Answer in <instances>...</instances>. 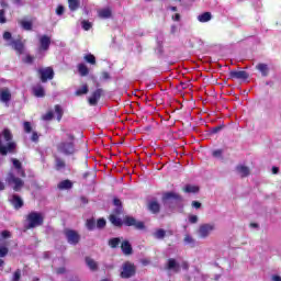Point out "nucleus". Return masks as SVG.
I'll return each mask as SVG.
<instances>
[{
  "instance_id": "1",
  "label": "nucleus",
  "mask_w": 281,
  "mask_h": 281,
  "mask_svg": "<svg viewBox=\"0 0 281 281\" xmlns=\"http://www.w3.org/2000/svg\"><path fill=\"white\" fill-rule=\"evenodd\" d=\"M16 143L12 142V132L3 130L0 134V155H8V153H15Z\"/></svg>"
},
{
  "instance_id": "2",
  "label": "nucleus",
  "mask_w": 281,
  "mask_h": 281,
  "mask_svg": "<svg viewBox=\"0 0 281 281\" xmlns=\"http://www.w3.org/2000/svg\"><path fill=\"white\" fill-rule=\"evenodd\" d=\"M74 136L66 134L63 140L57 145V149L63 155H74L76 153V145L74 144Z\"/></svg>"
},
{
  "instance_id": "3",
  "label": "nucleus",
  "mask_w": 281,
  "mask_h": 281,
  "mask_svg": "<svg viewBox=\"0 0 281 281\" xmlns=\"http://www.w3.org/2000/svg\"><path fill=\"white\" fill-rule=\"evenodd\" d=\"M27 221H29V229H32L34 227H40V225H43V214L38 213V212H32L29 214L27 216Z\"/></svg>"
},
{
  "instance_id": "4",
  "label": "nucleus",
  "mask_w": 281,
  "mask_h": 281,
  "mask_svg": "<svg viewBox=\"0 0 281 281\" xmlns=\"http://www.w3.org/2000/svg\"><path fill=\"white\" fill-rule=\"evenodd\" d=\"M7 182L11 188H13L14 192H19L21 191V188H23V180H21V178H16L13 172L8 175Z\"/></svg>"
},
{
  "instance_id": "5",
  "label": "nucleus",
  "mask_w": 281,
  "mask_h": 281,
  "mask_svg": "<svg viewBox=\"0 0 281 281\" xmlns=\"http://www.w3.org/2000/svg\"><path fill=\"white\" fill-rule=\"evenodd\" d=\"M216 229V226L214 224H202L199 226L198 229V236L200 238H207L212 232Z\"/></svg>"
},
{
  "instance_id": "6",
  "label": "nucleus",
  "mask_w": 281,
  "mask_h": 281,
  "mask_svg": "<svg viewBox=\"0 0 281 281\" xmlns=\"http://www.w3.org/2000/svg\"><path fill=\"white\" fill-rule=\"evenodd\" d=\"M135 273V265L131 262H125L123 265V270L121 272V278L128 279L133 278V274Z\"/></svg>"
},
{
  "instance_id": "7",
  "label": "nucleus",
  "mask_w": 281,
  "mask_h": 281,
  "mask_svg": "<svg viewBox=\"0 0 281 281\" xmlns=\"http://www.w3.org/2000/svg\"><path fill=\"white\" fill-rule=\"evenodd\" d=\"M38 74L41 76L42 82H45L47 80H54V68L52 67L41 68L38 70Z\"/></svg>"
},
{
  "instance_id": "8",
  "label": "nucleus",
  "mask_w": 281,
  "mask_h": 281,
  "mask_svg": "<svg viewBox=\"0 0 281 281\" xmlns=\"http://www.w3.org/2000/svg\"><path fill=\"white\" fill-rule=\"evenodd\" d=\"M124 225H126L127 227H135V229H144V222H137V220H135V217L133 216H126L123 220Z\"/></svg>"
},
{
  "instance_id": "9",
  "label": "nucleus",
  "mask_w": 281,
  "mask_h": 281,
  "mask_svg": "<svg viewBox=\"0 0 281 281\" xmlns=\"http://www.w3.org/2000/svg\"><path fill=\"white\" fill-rule=\"evenodd\" d=\"M69 245H78L80 243V235L76 231L68 229L65 232Z\"/></svg>"
},
{
  "instance_id": "10",
  "label": "nucleus",
  "mask_w": 281,
  "mask_h": 281,
  "mask_svg": "<svg viewBox=\"0 0 281 281\" xmlns=\"http://www.w3.org/2000/svg\"><path fill=\"white\" fill-rule=\"evenodd\" d=\"M229 77L233 80H247L249 78V75L245 70H232L229 72Z\"/></svg>"
},
{
  "instance_id": "11",
  "label": "nucleus",
  "mask_w": 281,
  "mask_h": 281,
  "mask_svg": "<svg viewBox=\"0 0 281 281\" xmlns=\"http://www.w3.org/2000/svg\"><path fill=\"white\" fill-rule=\"evenodd\" d=\"M52 45V38L47 35L40 36V52H47Z\"/></svg>"
},
{
  "instance_id": "12",
  "label": "nucleus",
  "mask_w": 281,
  "mask_h": 281,
  "mask_svg": "<svg viewBox=\"0 0 281 281\" xmlns=\"http://www.w3.org/2000/svg\"><path fill=\"white\" fill-rule=\"evenodd\" d=\"M10 47H12L16 54H23L25 50V46L23 45V42L21 40H13L11 43L8 44Z\"/></svg>"
},
{
  "instance_id": "13",
  "label": "nucleus",
  "mask_w": 281,
  "mask_h": 281,
  "mask_svg": "<svg viewBox=\"0 0 281 281\" xmlns=\"http://www.w3.org/2000/svg\"><path fill=\"white\" fill-rule=\"evenodd\" d=\"M166 269L168 271H173V273H179V271H181V266L179 265V262H177L176 259L170 258L168 259Z\"/></svg>"
},
{
  "instance_id": "14",
  "label": "nucleus",
  "mask_w": 281,
  "mask_h": 281,
  "mask_svg": "<svg viewBox=\"0 0 281 281\" xmlns=\"http://www.w3.org/2000/svg\"><path fill=\"white\" fill-rule=\"evenodd\" d=\"M9 201L15 210L23 207V200L21 199V196L16 195V194L11 195L9 198Z\"/></svg>"
},
{
  "instance_id": "15",
  "label": "nucleus",
  "mask_w": 281,
  "mask_h": 281,
  "mask_svg": "<svg viewBox=\"0 0 281 281\" xmlns=\"http://www.w3.org/2000/svg\"><path fill=\"white\" fill-rule=\"evenodd\" d=\"M0 100L1 102H3L7 106H8V102H10V100H12V93L10 92V90L8 88H3L0 91Z\"/></svg>"
},
{
  "instance_id": "16",
  "label": "nucleus",
  "mask_w": 281,
  "mask_h": 281,
  "mask_svg": "<svg viewBox=\"0 0 281 281\" xmlns=\"http://www.w3.org/2000/svg\"><path fill=\"white\" fill-rule=\"evenodd\" d=\"M102 95V90L100 89H97L92 94L91 97L89 98V104L91 106H95V104H98V100H100Z\"/></svg>"
},
{
  "instance_id": "17",
  "label": "nucleus",
  "mask_w": 281,
  "mask_h": 281,
  "mask_svg": "<svg viewBox=\"0 0 281 281\" xmlns=\"http://www.w3.org/2000/svg\"><path fill=\"white\" fill-rule=\"evenodd\" d=\"M19 177H25V171L23 170V167L21 166V161H19V159L16 158H12L11 159Z\"/></svg>"
},
{
  "instance_id": "18",
  "label": "nucleus",
  "mask_w": 281,
  "mask_h": 281,
  "mask_svg": "<svg viewBox=\"0 0 281 281\" xmlns=\"http://www.w3.org/2000/svg\"><path fill=\"white\" fill-rule=\"evenodd\" d=\"M121 249L125 256H131L133 254V247L131 246V243H128V240H124L121 244Z\"/></svg>"
},
{
  "instance_id": "19",
  "label": "nucleus",
  "mask_w": 281,
  "mask_h": 281,
  "mask_svg": "<svg viewBox=\"0 0 281 281\" xmlns=\"http://www.w3.org/2000/svg\"><path fill=\"white\" fill-rule=\"evenodd\" d=\"M237 172L239 176L241 177H249V167L245 166V165H239L236 168Z\"/></svg>"
},
{
  "instance_id": "20",
  "label": "nucleus",
  "mask_w": 281,
  "mask_h": 281,
  "mask_svg": "<svg viewBox=\"0 0 281 281\" xmlns=\"http://www.w3.org/2000/svg\"><path fill=\"white\" fill-rule=\"evenodd\" d=\"M33 93H34L35 98H44L45 89L43 88V86H35L33 88Z\"/></svg>"
},
{
  "instance_id": "21",
  "label": "nucleus",
  "mask_w": 281,
  "mask_h": 281,
  "mask_svg": "<svg viewBox=\"0 0 281 281\" xmlns=\"http://www.w3.org/2000/svg\"><path fill=\"white\" fill-rule=\"evenodd\" d=\"M198 21L200 23H207L209 21H212V13L204 12V13L198 15Z\"/></svg>"
},
{
  "instance_id": "22",
  "label": "nucleus",
  "mask_w": 281,
  "mask_h": 281,
  "mask_svg": "<svg viewBox=\"0 0 281 281\" xmlns=\"http://www.w3.org/2000/svg\"><path fill=\"white\" fill-rule=\"evenodd\" d=\"M111 9L109 8H104L98 11V15L100 16V19H111Z\"/></svg>"
},
{
  "instance_id": "23",
  "label": "nucleus",
  "mask_w": 281,
  "mask_h": 281,
  "mask_svg": "<svg viewBox=\"0 0 281 281\" xmlns=\"http://www.w3.org/2000/svg\"><path fill=\"white\" fill-rule=\"evenodd\" d=\"M183 190L187 194H196V192H199V187L194 184H187Z\"/></svg>"
},
{
  "instance_id": "24",
  "label": "nucleus",
  "mask_w": 281,
  "mask_h": 281,
  "mask_svg": "<svg viewBox=\"0 0 281 281\" xmlns=\"http://www.w3.org/2000/svg\"><path fill=\"white\" fill-rule=\"evenodd\" d=\"M68 7L71 12H76L80 8V0H68Z\"/></svg>"
},
{
  "instance_id": "25",
  "label": "nucleus",
  "mask_w": 281,
  "mask_h": 281,
  "mask_svg": "<svg viewBox=\"0 0 281 281\" xmlns=\"http://www.w3.org/2000/svg\"><path fill=\"white\" fill-rule=\"evenodd\" d=\"M74 183L70 180H64L58 183L59 190H71Z\"/></svg>"
},
{
  "instance_id": "26",
  "label": "nucleus",
  "mask_w": 281,
  "mask_h": 281,
  "mask_svg": "<svg viewBox=\"0 0 281 281\" xmlns=\"http://www.w3.org/2000/svg\"><path fill=\"white\" fill-rule=\"evenodd\" d=\"M77 69L80 76H89V67H87L85 64H78Z\"/></svg>"
},
{
  "instance_id": "27",
  "label": "nucleus",
  "mask_w": 281,
  "mask_h": 281,
  "mask_svg": "<svg viewBox=\"0 0 281 281\" xmlns=\"http://www.w3.org/2000/svg\"><path fill=\"white\" fill-rule=\"evenodd\" d=\"M179 200L181 199V196H179V194L175 193V192H167L162 195V201H170V200Z\"/></svg>"
},
{
  "instance_id": "28",
  "label": "nucleus",
  "mask_w": 281,
  "mask_h": 281,
  "mask_svg": "<svg viewBox=\"0 0 281 281\" xmlns=\"http://www.w3.org/2000/svg\"><path fill=\"white\" fill-rule=\"evenodd\" d=\"M148 210H149V212H153V214H157L160 210V206L157 203V201H151L148 204Z\"/></svg>"
},
{
  "instance_id": "29",
  "label": "nucleus",
  "mask_w": 281,
  "mask_h": 281,
  "mask_svg": "<svg viewBox=\"0 0 281 281\" xmlns=\"http://www.w3.org/2000/svg\"><path fill=\"white\" fill-rule=\"evenodd\" d=\"M257 69L262 76H269V66H267V64L257 65Z\"/></svg>"
},
{
  "instance_id": "30",
  "label": "nucleus",
  "mask_w": 281,
  "mask_h": 281,
  "mask_svg": "<svg viewBox=\"0 0 281 281\" xmlns=\"http://www.w3.org/2000/svg\"><path fill=\"white\" fill-rule=\"evenodd\" d=\"M86 265L91 269V271H95V269H98V262L90 257L86 258Z\"/></svg>"
},
{
  "instance_id": "31",
  "label": "nucleus",
  "mask_w": 281,
  "mask_h": 281,
  "mask_svg": "<svg viewBox=\"0 0 281 281\" xmlns=\"http://www.w3.org/2000/svg\"><path fill=\"white\" fill-rule=\"evenodd\" d=\"M110 222L112 223V225H114L115 227H122V220L119 218L115 215H110Z\"/></svg>"
},
{
  "instance_id": "32",
  "label": "nucleus",
  "mask_w": 281,
  "mask_h": 281,
  "mask_svg": "<svg viewBox=\"0 0 281 281\" xmlns=\"http://www.w3.org/2000/svg\"><path fill=\"white\" fill-rule=\"evenodd\" d=\"M154 237L158 240H162V238H166V231L164 228H159L154 233Z\"/></svg>"
},
{
  "instance_id": "33",
  "label": "nucleus",
  "mask_w": 281,
  "mask_h": 281,
  "mask_svg": "<svg viewBox=\"0 0 281 281\" xmlns=\"http://www.w3.org/2000/svg\"><path fill=\"white\" fill-rule=\"evenodd\" d=\"M83 60L89 65H95V56H93V54H86Z\"/></svg>"
},
{
  "instance_id": "34",
  "label": "nucleus",
  "mask_w": 281,
  "mask_h": 281,
  "mask_svg": "<svg viewBox=\"0 0 281 281\" xmlns=\"http://www.w3.org/2000/svg\"><path fill=\"white\" fill-rule=\"evenodd\" d=\"M76 95H85L89 93V87L87 85H83L81 88L76 90Z\"/></svg>"
},
{
  "instance_id": "35",
  "label": "nucleus",
  "mask_w": 281,
  "mask_h": 281,
  "mask_svg": "<svg viewBox=\"0 0 281 281\" xmlns=\"http://www.w3.org/2000/svg\"><path fill=\"white\" fill-rule=\"evenodd\" d=\"M113 203H114V205H115V214H121L122 213V201H120V199H117V198H115L114 200H113Z\"/></svg>"
},
{
  "instance_id": "36",
  "label": "nucleus",
  "mask_w": 281,
  "mask_h": 281,
  "mask_svg": "<svg viewBox=\"0 0 281 281\" xmlns=\"http://www.w3.org/2000/svg\"><path fill=\"white\" fill-rule=\"evenodd\" d=\"M55 166H56V170H64V168H65V160H63L60 158H56L55 159Z\"/></svg>"
},
{
  "instance_id": "37",
  "label": "nucleus",
  "mask_w": 281,
  "mask_h": 281,
  "mask_svg": "<svg viewBox=\"0 0 281 281\" xmlns=\"http://www.w3.org/2000/svg\"><path fill=\"white\" fill-rule=\"evenodd\" d=\"M86 226H87V229H89L90 232H93V229H95V220L93 218L87 220Z\"/></svg>"
},
{
  "instance_id": "38",
  "label": "nucleus",
  "mask_w": 281,
  "mask_h": 281,
  "mask_svg": "<svg viewBox=\"0 0 281 281\" xmlns=\"http://www.w3.org/2000/svg\"><path fill=\"white\" fill-rule=\"evenodd\" d=\"M121 239L120 238H112L109 240V245L110 247H112V249H115V247L120 246Z\"/></svg>"
},
{
  "instance_id": "39",
  "label": "nucleus",
  "mask_w": 281,
  "mask_h": 281,
  "mask_svg": "<svg viewBox=\"0 0 281 281\" xmlns=\"http://www.w3.org/2000/svg\"><path fill=\"white\" fill-rule=\"evenodd\" d=\"M55 113L57 115V121L60 122V120H63V108H60V105H56Z\"/></svg>"
},
{
  "instance_id": "40",
  "label": "nucleus",
  "mask_w": 281,
  "mask_h": 281,
  "mask_svg": "<svg viewBox=\"0 0 281 281\" xmlns=\"http://www.w3.org/2000/svg\"><path fill=\"white\" fill-rule=\"evenodd\" d=\"M81 25H82V29L86 31V32H89V30L91 27H93V25L91 24V22L87 21V20H83L81 22Z\"/></svg>"
},
{
  "instance_id": "41",
  "label": "nucleus",
  "mask_w": 281,
  "mask_h": 281,
  "mask_svg": "<svg viewBox=\"0 0 281 281\" xmlns=\"http://www.w3.org/2000/svg\"><path fill=\"white\" fill-rule=\"evenodd\" d=\"M21 25H22L23 30H26V31L32 30V22H30V21H22Z\"/></svg>"
},
{
  "instance_id": "42",
  "label": "nucleus",
  "mask_w": 281,
  "mask_h": 281,
  "mask_svg": "<svg viewBox=\"0 0 281 281\" xmlns=\"http://www.w3.org/2000/svg\"><path fill=\"white\" fill-rule=\"evenodd\" d=\"M213 157H215V159H223V149H216L213 151Z\"/></svg>"
},
{
  "instance_id": "43",
  "label": "nucleus",
  "mask_w": 281,
  "mask_h": 281,
  "mask_svg": "<svg viewBox=\"0 0 281 281\" xmlns=\"http://www.w3.org/2000/svg\"><path fill=\"white\" fill-rule=\"evenodd\" d=\"M189 223H191V225H195V223H199V216L196 215H189Z\"/></svg>"
},
{
  "instance_id": "44",
  "label": "nucleus",
  "mask_w": 281,
  "mask_h": 281,
  "mask_svg": "<svg viewBox=\"0 0 281 281\" xmlns=\"http://www.w3.org/2000/svg\"><path fill=\"white\" fill-rule=\"evenodd\" d=\"M184 243L186 245H194V238H192L190 235L184 236Z\"/></svg>"
},
{
  "instance_id": "45",
  "label": "nucleus",
  "mask_w": 281,
  "mask_h": 281,
  "mask_svg": "<svg viewBox=\"0 0 281 281\" xmlns=\"http://www.w3.org/2000/svg\"><path fill=\"white\" fill-rule=\"evenodd\" d=\"M106 225V220L104 218H99L98 222H97V227L99 229H102V227H104Z\"/></svg>"
},
{
  "instance_id": "46",
  "label": "nucleus",
  "mask_w": 281,
  "mask_h": 281,
  "mask_svg": "<svg viewBox=\"0 0 281 281\" xmlns=\"http://www.w3.org/2000/svg\"><path fill=\"white\" fill-rule=\"evenodd\" d=\"M63 14H65V7L58 5L57 9H56V15L57 16H63Z\"/></svg>"
},
{
  "instance_id": "47",
  "label": "nucleus",
  "mask_w": 281,
  "mask_h": 281,
  "mask_svg": "<svg viewBox=\"0 0 281 281\" xmlns=\"http://www.w3.org/2000/svg\"><path fill=\"white\" fill-rule=\"evenodd\" d=\"M23 126L25 133H32V124L30 122H24Z\"/></svg>"
},
{
  "instance_id": "48",
  "label": "nucleus",
  "mask_w": 281,
  "mask_h": 281,
  "mask_svg": "<svg viewBox=\"0 0 281 281\" xmlns=\"http://www.w3.org/2000/svg\"><path fill=\"white\" fill-rule=\"evenodd\" d=\"M21 280V270H16L14 273H13V278H12V281H19Z\"/></svg>"
},
{
  "instance_id": "49",
  "label": "nucleus",
  "mask_w": 281,
  "mask_h": 281,
  "mask_svg": "<svg viewBox=\"0 0 281 281\" xmlns=\"http://www.w3.org/2000/svg\"><path fill=\"white\" fill-rule=\"evenodd\" d=\"M8 256V247H0V258Z\"/></svg>"
},
{
  "instance_id": "50",
  "label": "nucleus",
  "mask_w": 281,
  "mask_h": 281,
  "mask_svg": "<svg viewBox=\"0 0 281 281\" xmlns=\"http://www.w3.org/2000/svg\"><path fill=\"white\" fill-rule=\"evenodd\" d=\"M53 117H54V113H53V112H48V113H46V114L43 116V120H44L45 122H49V120H53Z\"/></svg>"
},
{
  "instance_id": "51",
  "label": "nucleus",
  "mask_w": 281,
  "mask_h": 281,
  "mask_svg": "<svg viewBox=\"0 0 281 281\" xmlns=\"http://www.w3.org/2000/svg\"><path fill=\"white\" fill-rule=\"evenodd\" d=\"M3 38H4V41H9V43H11V41H14V40H12V33H10V32H4Z\"/></svg>"
},
{
  "instance_id": "52",
  "label": "nucleus",
  "mask_w": 281,
  "mask_h": 281,
  "mask_svg": "<svg viewBox=\"0 0 281 281\" xmlns=\"http://www.w3.org/2000/svg\"><path fill=\"white\" fill-rule=\"evenodd\" d=\"M24 63H26L27 65H32V63H34V57L31 55H26V57L24 58Z\"/></svg>"
},
{
  "instance_id": "53",
  "label": "nucleus",
  "mask_w": 281,
  "mask_h": 281,
  "mask_svg": "<svg viewBox=\"0 0 281 281\" xmlns=\"http://www.w3.org/2000/svg\"><path fill=\"white\" fill-rule=\"evenodd\" d=\"M0 23H5V11L0 10Z\"/></svg>"
},
{
  "instance_id": "54",
  "label": "nucleus",
  "mask_w": 281,
  "mask_h": 281,
  "mask_svg": "<svg viewBox=\"0 0 281 281\" xmlns=\"http://www.w3.org/2000/svg\"><path fill=\"white\" fill-rule=\"evenodd\" d=\"M192 207H194L195 210H199L201 207V202L199 201H193L192 202Z\"/></svg>"
},
{
  "instance_id": "55",
  "label": "nucleus",
  "mask_w": 281,
  "mask_h": 281,
  "mask_svg": "<svg viewBox=\"0 0 281 281\" xmlns=\"http://www.w3.org/2000/svg\"><path fill=\"white\" fill-rule=\"evenodd\" d=\"M1 236H2V238H10V232L3 231V232L1 233Z\"/></svg>"
},
{
  "instance_id": "56",
  "label": "nucleus",
  "mask_w": 281,
  "mask_h": 281,
  "mask_svg": "<svg viewBox=\"0 0 281 281\" xmlns=\"http://www.w3.org/2000/svg\"><path fill=\"white\" fill-rule=\"evenodd\" d=\"M31 139H32V142H38V134L36 132H33Z\"/></svg>"
},
{
  "instance_id": "57",
  "label": "nucleus",
  "mask_w": 281,
  "mask_h": 281,
  "mask_svg": "<svg viewBox=\"0 0 281 281\" xmlns=\"http://www.w3.org/2000/svg\"><path fill=\"white\" fill-rule=\"evenodd\" d=\"M172 21H181V15L179 13H176L172 15Z\"/></svg>"
},
{
  "instance_id": "58",
  "label": "nucleus",
  "mask_w": 281,
  "mask_h": 281,
  "mask_svg": "<svg viewBox=\"0 0 281 281\" xmlns=\"http://www.w3.org/2000/svg\"><path fill=\"white\" fill-rule=\"evenodd\" d=\"M102 78H103V80H109L111 78V76L109 75V72H103Z\"/></svg>"
},
{
  "instance_id": "59",
  "label": "nucleus",
  "mask_w": 281,
  "mask_h": 281,
  "mask_svg": "<svg viewBox=\"0 0 281 281\" xmlns=\"http://www.w3.org/2000/svg\"><path fill=\"white\" fill-rule=\"evenodd\" d=\"M142 265H144V267H146V265H150V260H148V259H143V260H142Z\"/></svg>"
},
{
  "instance_id": "60",
  "label": "nucleus",
  "mask_w": 281,
  "mask_h": 281,
  "mask_svg": "<svg viewBox=\"0 0 281 281\" xmlns=\"http://www.w3.org/2000/svg\"><path fill=\"white\" fill-rule=\"evenodd\" d=\"M280 172V169L278 167L272 168V175H278Z\"/></svg>"
},
{
  "instance_id": "61",
  "label": "nucleus",
  "mask_w": 281,
  "mask_h": 281,
  "mask_svg": "<svg viewBox=\"0 0 281 281\" xmlns=\"http://www.w3.org/2000/svg\"><path fill=\"white\" fill-rule=\"evenodd\" d=\"M272 281H281V277L280 276H272Z\"/></svg>"
},
{
  "instance_id": "62",
  "label": "nucleus",
  "mask_w": 281,
  "mask_h": 281,
  "mask_svg": "<svg viewBox=\"0 0 281 281\" xmlns=\"http://www.w3.org/2000/svg\"><path fill=\"white\" fill-rule=\"evenodd\" d=\"M57 273H65V268H58Z\"/></svg>"
},
{
  "instance_id": "63",
  "label": "nucleus",
  "mask_w": 281,
  "mask_h": 281,
  "mask_svg": "<svg viewBox=\"0 0 281 281\" xmlns=\"http://www.w3.org/2000/svg\"><path fill=\"white\" fill-rule=\"evenodd\" d=\"M168 10H171V12H177V7H168Z\"/></svg>"
},
{
  "instance_id": "64",
  "label": "nucleus",
  "mask_w": 281,
  "mask_h": 281,
  "mask_svg": "<svg viewBox=\"0 0 281 281\" xmlns=\"http://www.w3.org/2000/svg\"><path fill=\"white\" fill-rule=\"evenodd\" d=\"M175 32H177V26H176V25H172V26H171V34H175Z\"/></svg>"
}]
</instances>
